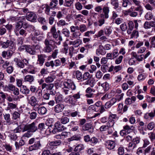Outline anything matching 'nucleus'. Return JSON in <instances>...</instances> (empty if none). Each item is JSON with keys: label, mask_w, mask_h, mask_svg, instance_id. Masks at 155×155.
I'll return each mask as SVG.
<instances>
[{"label": "nucleus", "mask_w": 155, "mask_h": 155, "mask_svg": "<svg viewBox=\"0 0 155 155\" xmlns=\"http://www.w3.org/2000/svg\"><path fill=\"white\" fill-rule=\"evenodd\" d=\"M37 130L38 124L36 122H33L30 124H26L24 125L22 131H27L23 135L22 137H29Z\"/></svg>", "instance_id": "f257e3e1"}, {"label": "nucleus", "mask_w": 155, "mask_h": 155, "mask_svg": "<svg viewBox=\"0 0 155 155\" xmlns=\"http://www.w3.org/2000/svg\"><path fill=\"white\" fill-rule=\"evenodd\" d=\"M28 142V144H32L28 148V150L30 152L40 149L42 147L41 140L36 137L31 138Z\"/></svg>", "instance_id": "f03ea898"}, {"label": "nucleus", "mask_w": 155, "mask_h": 155, "mask_svg": "<svg viewBox=\"0 0 155 155\" xmlns=\"http://www.w3.org/2000/svg\"><path fill=\"white\" fill-rule=\"evenodd\" d=\"M81 94L78 92L73 95L66 96L64 99V101L72 106H74L77 104L78 101L81 98Z\"/></svg>", "instance_id": "7ed1b4c3"}, {"label": "nucleus", "mask_w": 155, "mask_h": 155, "mask_svg": "<svg viewBox=\"0 0 155 155\" xmlns=\"http://www.w3.org/2000/svg\"><path fill=\"white\" fill-rule=\"evenodd\" d=\"M64 87L62 91L65 95L68 94L70 89L74 90L76 88V86L74 81L71 79H68L63 83Z\"/></svg>", "instance_id": "20e7f679"}, {"label": "nucleus", "mask_w": 155, "mask_h": 155, "mask_svg": "<svg viewBox=\"0 0 155 155\" xmlns=\"http://www.w3.org/2000/svg\"><path fill=\"white\" fill-rule=\"evenodd\" d=\"M45 46L43 51L45 53H50L54 48L55 45L54 40L46 39L44 42Z\"/></svg>", "instance_id": "39448f33"}, {"label": "nucleus", "mask_w": 155, "mask_h": 155, "mask_svg": "<svg viewBox=\"0 0 155 155\" xmlns=\"http://www.w3.org/2000/svg\"><path fill=\"white\" fill-rule=\"evenodd\" d=\"M83 81L87 80L86 81L83 82V84L85 85H89L91 87H93L94 85V82L93 80L91 79V76H90V74L88 72H86L84 73L82 76Z\"/></svg>", "instance_id": "423d86ee"}, {"label": "nucleus", "mask_w": 155, "mask_h": 155, "mask_svg": "<svg viewBox=\"0 0 155 155\" xmlns=\"http://www.w3.org/2000/svg\"><path fill=\"white\" fill-rule=\"evenodd\" d=\"M66 129V128L61 124L60 122H57L55 124L53 129L51 131H48L50 133H52L53 134H55L57 133L64 130Z\"/></svg>", "instance_id": "0eeeda50"}, {"label": "nucleus", "mask_w": 155, "mask_h": 155, "mask_svg": "<svg viewBox=\"0 0 155 155\" xmlns=\"http://www.w3.org/2000/svg\"><path fill=\"white\" fill-rule=\"evenodd\" d=\"M1 46L2 48L5 49L9 48L10 49L15 51V45L14 42L12 41L7 40L6 41H1Z\"/></svg>", "instance_id": "6e6552de"}, {"label": "nucleus", "mask_w": 155, "mask_h": 155, "mask_svg": "<svg viewBox=\"0 0 155 155\" xmlns=\"http://www.w3.org/2000/svg\"><path fill=\"white\" fill-rule=\"evenodd\" d=\"M54 61V66L56 67L60 66H61V67L64 66L67 64L66 59L64 57L60 58L59 59H56Z\"/></svg>", "instance_id": "1a4fd4ad"}, {"label": "nucleus", "mask_w": 155, "mask_h": 155, "mask_svg": "<svg viewBox=\"0 0 155 155\" xmlns=\"http://www.w3.org/2000/svg\"><path fill=\"white\" fill-rule=\"evenodd\" d=\"M61 141L60 140H57L52 141H49L47 145L48 148L51 150L55 149L57 146L61 145Z\"/></svg>", "instance_id": "9d476101"}, {"label": "nucleus", "mask_w": 155, "mask_h": 155, "mask_svg": "<svg viewBox=\"0 0 155 155\" xmlns=\"http://www.w3.org/2000/svg\"><path fill=\"white\" fill-rule=\"evenodd\" d=\"M26 18L29 21L35 22L36 21L37 17L34 13L32 12H28L26 15Z\"/></svg>", "instance_id": "9b49d317"}, {"label": "nucleus", "mask_w": 155, "mask_h": 155, "mask_svg": "<svg viewBox=\"0 0 155 155\" xmlns=\"http://www.w3.org/2000/svg\"><path fill=\"white\" fill-rule=\"evenodd\" d=\"M14 51L12 49L4 51L2 52L1 55L3 58H6L7 59H9L12 55Z\"/></svg>", "instance_id": "f8f14e48"}, {"label": "nucleus", "mask_w": 155, "mask_h": 155, "mask_svg": "<svg viewBox=\"0 0 155 155\" xmlns=\"http://www.w3.org/2000/svg\"><path fill=\"white\" fill-rule=\"evenodd\" d=\"M46 56L44 54H41L38 55V60L37 64L40 66H42L45 61V58Z\"/></svg>", "instance_id": "ddd939ff"}, {"label": "nucleus", "mask_w": 155, "mask_h": 155, "mask_svg": "<svg viewBox=\"0 0 155 155\" xmlns=\"http://www.w3.org/2000/svg\"><path fill=\"white\" fill-rule=\"evenodd\" d=\"M141 2L136 0V16H140L142 13L143 9L141 5Z\"/></svg>", "instance_id": "4468645a"}, {"label": "nucleus", "mask_w": 155, "mask_h": 155, "mask_svg": "<svg viewBox=\"0 0 155 155\" xmlns=\"http://www.w3.org/2000/svg\"><path fill=\"white\" fill-rule=\"evenodd\" d=\"M74 0H65L64 3L63 0H59V4L60 6L64 5L65 6L69 7L73 4Z\"/></svg>", "instance_id": "2eb2a0df"}, {"label": "nucleus", "mask_w": 155, "mask_h": 155, "mask_svg": "<svg viewBox=\"0 0 155 155\" xmlns=\"http://www.w3.org/2000/svg\"><path fill=\"white\" fill-rule=\"evenodd\" d=\"M95 90L92 89L90 87H88L85 91V92L87 94H85V96L87 98L93 97L94 96V94L93 93L94 92Z\"/></svg>", "instance_id": "dca6fc26"}, {"label": "nucleus", "mask_w": 155, "mask_h": 155, "mask_svg": "<svg viewBox=\"0 0 155 155\" xmlns=\"http://www.w3.org/2000/svg\"><path fill=\"white\" fill-rule=\"evenodd\" d=\"M115 142L111 140H107L105 143L106 148L110 150L114 149L115 147Z\"/></svg>", "instance_id": "f3484780"}, {"label": "nucleus", "mask_w": 155, "mask_h": 155, "mask_svg": "<svg viewBox=\"0 0 155 155\" xmlns=\"http://www.w3.org/2000/svg\"><path fill=\"white\" fill-rule=\"evenodd\" d=\"M64 107L62 104H59L56 105L54 107V110L56 113H59L62 112L63 110Z\"/></svg>", "instance_id": "a211bd4d"}, {"label": "nucleus", "mask_w": 155, "mask_h": 155, "mask_svg": "<svg viewBox=\"0 0 155 155\" xmlns=\"http://www.w3.org/2000/svg\"><path fill=\"white\" fill-rule=\"evenodd\" d=\"M54 87V84L53 83L47 84L46 83H44L41 86V88L43 90L45 89L47 91H48L52 90Z\"/></svg>", "instance_id": "6ab92c4d"}, {"label": "nucleus", "mask_w": 155, "mask_h": 155, "mask_svg": "<svg viewBox=\"0 0 155 155\" xmlns=\"http://www.w3.org/2000/svg\"><path fill=\"white\" fill-rule=\"evenodd\" d=\"M136 8L134 6H132L131 8L126 11V15H129L132 17L136 16Z\"/></svg>", "instance_id": "aec40b11"}, {"label": "nucleus", "mask_w": 155, "mask_h": 155, "mask_svg": "<svg viewBox=\"0 0 155 155\" xmlns=\"http://www.w3.org/2000/svg\"><path fill=\"white\" fill-rule=\"evenodd\" d=\"M82 43L81 40L78 39H76L74 41H69V44L70 45H72L74 47L77 48Z\"/></svg>", "instance_id": "412c9836"}, {"label": "nucleus", "mask_w": 155, "mask_h": 155, "mask_svg": "<svg viewBox=\"0 0 155 155\" xmlns=\"http://www.w3.org/2000/svg\"><path fill=\"white\" fill-rule=\"evenodd\" d=\"M14 61L18 67L20 68H23L24 67V64L20 58H15L14 59Z\"/></svg>", "instance_id": "4be33fe9"}, {"label": "nucleus", "mask_w": 155, "mask_h": 155, "mask_svg": "<svg viewBox=\"0 0 155 155\" xmlns=\"http://www.w3.org/2000/svg\"><path fill=\"white\" fill-rule=\"evenodd\" d=\"M58 0H51L49 6L51 9L54 10L58 8Z\"/></svg>", "instance_id": "5701e85b"}, {"label": "nucleus", "mask_w": 155, "mask_h": 155, "mask_svg": "<svg viewBox=\"0 0 155 155\" xmlns=\"http://www.w3.org/2000/svg\"><path fill=\"white\" fill-rule=\"evenodd\" d=\"M26 51L31 55H35L36 53V51L32 46L28 45L27 47Z\"/></svg>", "instance_id": "b1692460"}, {"label": "nucleus", "mask_w": 155, "mask_h": 155, "mask_svg": "<svg viewBox=\"0 0 155 155\" xmlns=\"http://www.w3.org/2000/svg\"><path fill=\"white\" fill-rule=\"evenodd\" d=\"M29 103L32 107H35L38 104V101L36 97L34 96L31 97Z\"/></svg>", "instance_id": "393cba45"}, {"label": "nucleus", "mask_w": 155, "mask_h": 155, "mask_svg": "<svg viewBox=\"0 0 155 155\" xmlns=\"http://www.w3.org/2000/svg\"><path fill=\"white\" fill-rule=\"evenodd\" d=\"M155 116V109H154L153 111L149 113H146L145 114L144 117L145 119H148L149 117L151 119H152Z\"/></svg>", "instance_id": "a878e982"}, {"label": "nucleus", "mask_w": 155, "mask_h": 155, "mask_svg": "<svg viewBox=\"0 0 155 155\" xmlns=\"http://www.w3.org/2000/svg\"><path fill=\"white\" fill-rule=\"evenodd\" d=\"M24 79L25 82H28L31 84L35 80L34 76L30 75H26Z\"/></svg>", "instance_id": "bb28decb"}, {"label": "nucleus", "mask_w": 155, "mask_h": 155, "mask_svg": "<svg viewBox=\"0 0 155 155\" xmlns=\"http://www.w3.org/2000/svg\"><path fill=\"white\" fill-rule=\"evenodd\" d=\"M136 100V97L132 96L131 98L128 97L125 101V103L127 104H130L134 103Z\"/></svg>", "instance_id": "cd10ccee"}, {"label": "nucleus", "mask_w": 155, "mask_h": 155, "mask_svg": "<svg viewBox=\"0 0 155 155\" xmlns=\"http://www.w3.org/2000/svg\"><path fill=\"white\" fill-rule=\"evenodd\" d=\"M25 143V142L22 139L20 140L18 143L17 141L15 142V146L16 150H19L20 147L24 145Z\"/></svg>", "instance_id": "c85d7f7f"}, {"label": "nucleus", "mask_w": 155, "mask_h": 155, "mask_svg": "<svg viewBox=\"0 0 155 155\" xmlns=\"http://www.w3.org/2000/svg\"><path fill=\"white\" fill-rule=\"evenodd\" d=\"M50 31L53 37L54 38H58V35L56 31V29L55 26L54 25L51 27L50 29Z\"/></svg>", "instance_id": "c756f323"}, {"label": "nucleus", "mask_w": 155, "mask_h": 155, "mask_svg": "<svg viewBox=\"0 0 155 155\" xmlns=\"http://www.w3.org/2000/svg\"><path fill=\"white\" fill-rule=\"evenodd\" d=\"M20 92L24 94L27 95L29 94L30 91L26 86L22 85V87L20 88Z\"/></svg>", "instance_id": "7c9ffc66"}, {"label": "nucleus", "mask_w": 155, "mask_h": 155, "mask_svg": "<svg viewBox=\"0 0 155 155\" xmlns=\"http://www.w3.org/2000/svg\"><path fill=\"white\" fill-rule=\"evenodd\" d=\"M47 127V126L46 124L44 123H41L38 125V130H39L41 131H45Z\"/></svg>", "instance_id": "2f4dec72"}, {"label": "nucleus", "mask_w": 155, "mask_h": 155, "mask_svg": "<svg viewBox=\"0 0 155 155\" xmlns=\"http://www.w3.org/2000/svg\"><path fill=\"white\" fill-rule=\"evenodd\" d=\"M92 126L91 124L90 123H87L85 124L82 127V129L84 131L91 130H93V129H92Z\"/></svg>", "instance_id": "473e14b6"}, {"label": "nucleus", "mask_w": 155, "mask_h": 155, "mask_svg": "<svg viewBox=\"0 0 155 155\" xmlns=\"http://www.w3.org/2000/svg\"><path fill=\"white\" fill-rule=\"evenodd\" d=\"M47 112V109L44 106L39 107L38 109V113L41 115L45 114Z\"/></svg>", "instance_id": "72a5a7b5"}, {"label": "nucleus", "mask_w": 155, "mask_h": 155, "mask_svg": "<svg viewBox=\"0 0 155 155\" xmlns=\"http://www.w3.org/2000/svg\"><path fill=\"white\" fill-rule=\"evenodd\" d=\"M105 34L107 36H109L112 33V30L111 27L109 26H106L104 28Z\"/></svg>", "instance_id": "f704fd0d"}, {"label": "nucleus", "mask_w": 155, "mask_h": 155, "mask_svg": "<svg viewBox=\"0 0 155 155\" xmlns=\"http://www.w3.org/2000/svg\"><path fill=\"white\" fill-rule=\"evenodd\" d=\"M55 101L56 104H61L63 101L62 95L58 94L55 95Z\"/></svg>", "instance_id": "c9c22d12"}, {"label": "nucleus", "mask_w": 155, "mask_h": 155, "mask_svg": "<svg viewBox=\"0 0 155 155\" xmlns=\"http://www.w3.org/2000/svg\"><path fill=\"white\" fill-rule=\"evenodd\" d=\"M23 21H20L15 25V29L16 31H19L23 27Z\"/></svg>", "instance_id": "e433bc0d"}, {"label": "nucleus", "mask_w": 155, "mask_h": 155, "mask_svg": "<svg viewBox=\"0 0 155 155\" xmlns=\"http://www.w3.org/2000/svg\"><path fill=\"white\" fill-rule=\"evenodd\" d=\"M128 25H129V28L127 32L128 34H130L131 33V31L134 28V24L132 21H130L128 23Z\"/></svg>", "instance_id": "4c0bfd02"}, {"label": "nucleus", "mask_w": 155, "mask_h": 155, "mask_svg": "<svg viewBox=\"0 0 155 155\" xmlns=\"http://www.w3.org/2000/svg\"><path fill=\"white\" fill-rule=\"evenodd\" d=\"M81 35V33L79 31H75L72 34V36L70 37V39L73 40L75 38H77Z\"/></svg>", "instance_id": "58836bf2"}, {"label": "nucleus", "mask_w": 155, "mask_h": 155, "mask_svg": "<svg viewBox=\"0 0 155 155\" xmlns=\"http://www.w3.org/2000/svg\"><path fill=\"white\" fill-rule=\"evenodd\" d=\"M102 10L103 13L109 18V13L110 12L109 7L107 6L104 5L103 7Z\"/></svg>", "instance_id": "ea45409f"}, {"label": "nucleus", "mask_w": 155, "mask_h": 155, "mask_svg": "<svg viewBox=\"0 0 155 155\" xmlns=\"http://www.w3.org/2000/svg\"><path fill=\"white\" fill-rule=\"evenodd\" d=\"M61 32L65 37L68 38L70 36V32L69 30L67 28H63Z\"/></svg>", "instance_id": "a19ab883"}, {"label": "nucleus", "mask_w": 155, "mask_h": 155, "mask_svg": "<svg viewBox=\"0 0 155 155\" xmlns=\"http://www.w3.org/2000/svg\"><path fill=\"white\" fill-rule=\"evenodd\" d=\"M101 86L102 87L104 91L106 92L108 91L110 88L109 84L107 82H105L101 84Z\"/></svg>", "instance_id": "79ce46f5"}, {"label": "nucleus", "mask_w": 155, "mask_h": 155, "mask_svg": "<svg viewBox=\"0 0 155 155\" xmlns=\"http://www.w3.org/2000/svg\"><path fill=\"white\" fill-rule=\"evenodd\" d=\"M54 79L53 76H49L45 78V83L50 84L52 82Z\"/></svg>", "instance_id": "37998d69"}, {"label": "nucleus", "mask_w": 155, "mask_h": 155, "mask_svg": "<svg viewBox=\"0 0 155 155\" xmlns=\"http://www.w3.org/2000/svg\"><path fill=\"white\" fill-rule=\"evenodd\" d=\"M110 4L114 6V9H116L119 7L117 0H110Z\"/></svg>", "instance_id": "c03bdc74"}, {"label": "nucleus", "mask_w": 155, "mask_h": 155, "mask_svg": "<svg viewBox=\"0 0 155 155\" xmlns=\"http://www.w3.org/2000/svg\"><path fill=\"white\" fill-rule=\"evenodd\" d=\"M84 149V145L81 144H78L74 148V151L75 152H78L83 150Z\"/></svg>", "instance_id": "a18cd8bd"}, {"label": "nucleus", "mask_w": 155, "mask_h": 155, "mask_svg": "<svg viewBox=\"0 0 155 155\" xmlns=\"http://www.w3.org/2000/svg\"><path fill=\"white\" fill-rule=\"evenodd\" d=\"M3 146L7 151H9L10 152H12V146L10 144L8 143H5L3 144Z\"/></svg>", "instance_id": "49530a36"}, {"label": "nucleus", "mask_w": 155, "mask_h": 155, "mask_svg": "<svg viewBox=\"0 0 155 155\" xmlns=\"http://www.w3.org/2000/svg\"><path fill=\"white\" fill-rule=\"evenodd\" d=\"M57 24L58 27L64 26L68 25V23H66L65 21L63 19H61L58 21Z\"/></svg>", "instance_id": "de8ad7c7"}, {"label": "nucleus", "mask_w": 155, "mask_h": 155, "mask_svg": "<svg viewBox=\"0 0 155 155\" xmlns=\"http://www.w3.org/2000/svg\"><path fill=\"white\" fill-rule=\"evenodd\" d=\"M69 121V119L67 117H62L60 119V122L61 124H66Z\"/></svg>", "instance_id": "09e8293b"}, {"label": "nucleus", "mask_w": 155, "mask_h": 155, "mask_svg": "<svg viewBox=\"0 0 155 155\" xmlns=\"http://www.w3.org/2000/svg\"><path fill=\"white\" fill-rule=\"evenodd\" d=\"M151 41H150V49H151L152 48H155V35L150 38Z\"/></svg>", "instance_id": "8fccbe9b"}, {"label": "nucleus", "mask_w": 155, "mask_h": 155, "mask_svg": "<svg viewBox=\"0 0 155 155\" xmlns=\"http://www.w3.org/2000/svg\"><path fill=\"white\" fill-rule=\"evenodd\" d=\"M38 21L41 24L44 25L46 23V20L45 18L42 17H39L38 18Z\"/></svg>", "instance_id": "3c124183"}, {"label": "nucleus", "mask_w": 155, "mask_h": 155, "mask_svg": "<svg viewBox=\"0 0 155 155\" xmlns=\"http://www.w3.org/2000/svg\"><path fill=\"white\" fill-rule=\"evenodd\" d=\"M114 123L115 122L114 120L109 119V120L107 124V126L108 128H110L113 127Z\"/></svg>", "instance_id": "603ef678"}, {"label": "nucleus", "mask_w": 155, "mask_h": 155, "mask_svg": "<svg viewBox=\"0 0 155 155\" xmlns=\"http://www.w3.org/2000/svg\"><path fill=\"white\" fill-rule=\"evenodd\" d=\"M24 39L23 37H18L17 40V45L18 46L22 45Z\"/></svg>", "instance_id": "864d4df0"}, {"label": "nucleus", "mask_w": 155, "mask_h": 155, "mask_svg": "<svg viewBox=\"0 0 155 155\" xmlns=\"http://www.w3.org/2000/svg\"><path fill=\"white\" fill-rule=\"evenodd\" d=\"M153 17L152 13L151 12H147L145 16L146 19L148 20H151Z\"/></svg>", "instance_id": "5fc2aeb1"}, {"label": "nucleus", "mask_w": 155, "mask_h": 155, "mask_svg": "<svg viewBox=\"0 0 155 155\" xmlns=\"http://www.w3.org/2000/svg\"><path fill=\"white\" fill-rule=\"evenodd\" d=\"M94 33V32L93 31H88L84 33V36L90 38Z\"/></svg>", "instance_id": "6e6d98bb"}, {"label": "nucleus", "mask_w": 155, "mask_h": 155, "mask_svg": "<svg viewBox=\"0 0 155 155\" xmlns=\"http://www.w3.org/2000/svg\"><path fill=\"white\" fill-rule=\"evenodd\" d=\"M90 143L91 145L94 146L97 144L98 142V139L96 137H92L91 139Z\"/></svg>", "instance_id": "4d7b16f0"}, {"label": "nucleus", "mask_w": 155, "mask_h": 155, "mask_svg": "<svg viewBox=\"0 0 155 155\" xmlns=\"http://www.w3.org/2000/svg\"><path fill=\"white\" fill-rule=\"evenodd\" d=\"M4 117L6 122L8 123H10L11 118H10V114H6L4 115Z\"/></svg>", "instance_id": "13d9d810"}, {"label": "nucleus", "mask_w": 155, "mask_h": 155, "mask_svg": "<svg viewBox=\"0 0 155 155\" xmlns=\"http://www.w3.org/2000/svg\"><path fill=\"white\" fill-rule=\"evenodd\" d=\"M117 153L118 155H123L124 153V148L122 147H119L117 150Z\"/></svg>", "instance_id": "bf43d9fd"}, {"label": "nucleus", "mask_w": 155, "mask_h": 155, "mask_svg": "<svg viewBox=\"0 0 155 155\" xmlns=\"http://www.w3.org/2000/svg\"><path fill=\"white\" fill-rule=\"evenodd\" d=\"M76 77L78 80H81L82 78V75L81 73L79 71H77L76 72Z\"/></svg>", "instance_id": "052dcab7"}, {"label": "nucleus", "mask_w": 155, "mask_h": 155, "mask_svg": "<svg viewBox=\"0 0 155 155\" xmlns=\"http://www.w3.org/2000/svg\"><path fill=\"white\" fill-rule=\"evenodd\" d=\"M16 107L15 104H13L12 103H8V106L7 107V110H10V109H13L15 108Z\"/></svg>", "instance_id": "680f3d73"}, {"label": "nucleus", "mask_w": 155, "mask_h": 155, "mask_svg": "<svg viewBox=\"0 0 155 155\" xmlns=\"http://www.w3.org/2000/svg\"><path fill=\"white\" fill-rule=\"evenodd\" d=\"M25 30L23 29H21L19 31V35L22 36L23 37H26L27 34V32Z\"/></svg>", "instance_id": "e2e57ef3"}, {"label": "nucleus", "mask_w": 155, "mask_h": 155, "mask_svg": "<svg viewBox=\"0 0 155 155\" xmlns=\"http://www.w3.org/2000/svg\"><path fill=\"white\" fill-rule=\"evenodd\" d=\"M109 67L107 64L102 65L101 66V70L104 73L107 72V71H108Z\"/></svg>", "instance_id": "0e129e2a"}, {"label": "nucleus", "mask_w": 155, "mask_h": 155, "mask_svg": "<svg viewBox=\"0 0 155 155\" xmlns=\"http://www.w3.org/2000/svg\"><path fill=\"white\" fill-rule=\"evenodd\" d=\"M111 53L113 59L116 58L119 55L118 51L117 49H115L113 50Z\"/></svg>", "instance_id": "69168bd1"}, {"label": "nucleus", "mask_w": 155, "mask_h": 155, "mask_svg": "<svg viewBox=\"0 0 155 155\" xmlns=\"http://www.w3.org/2000/svg\"><path fill=\"white\" fill-rule=\"evenodd\" d=\"M5 87L8 89L7 90H9L13 91L15 89V85L12 84H9L8 85H6Z\"/></svg>", "instance_id": "338daca9"}, {"label": "nucleus", "mask_w": 155, "mask_h": 155, "mask_svg": "<svg viewBox=\"0 0 155 155\" xmlns=\"http://www.w3.org/2000/svg\"><path fill=\"white\" fill-rule=\"evenodd\" d=\"M147 76V75L146 74L142 73L138 76L137 79L139 81L143 80Z\"/></svg>", "instance_id": "774afa93"}]
</instances>
